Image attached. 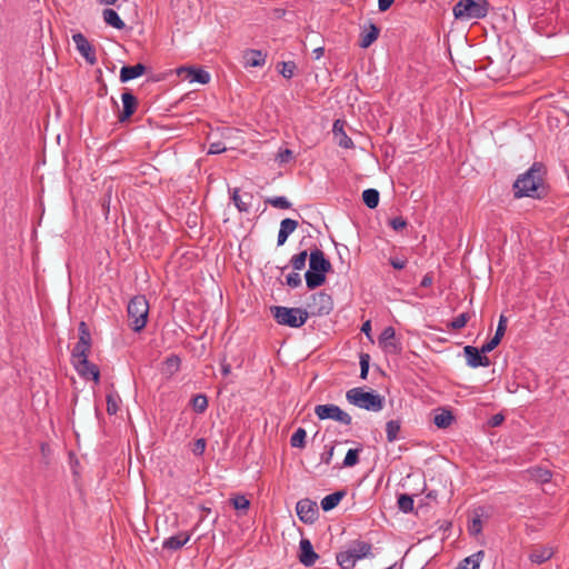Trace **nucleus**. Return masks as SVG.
I'll list each match as a JSON object with an SVG mask.
<instances>
[{
    "instance_id": "ea45409f",
    "label": "nucleus",
    "mask_w": 569,
    "mask_h": 569,
    "mask_svg": "<svg viewBox=\"0 0 569 569\" xmlns=\"http://www.w3.org/2000/svg\"><path fill=\"white\" fill-rule=\"evenodd\" d=\"M266 203L278 209H290L292 207V203L283 196L267 198Z\"/></svg>"
},
{
    "instance_id": "f3484780",
    "label": "nucleus",
    "mask_w": 569,
    "mask_h": 569,
    "mask_svg": "<svg viewBox=\"0 0 569 569\" xmlns=\"http://www.w3.org/2000/svg\"><path fill=\"white\" fill-rule=\"evenodd\" d=\"M380 28L373 22L369 21L361 26L359 37V47L362 49L369 48L379 37Z\"/></svg>"
},
{
    "instance_id": "052dcab7",
    "label": "nucleus",
    "mask_w": 569,
    "mask_h": 569,
    "mask_svg": "<svg viewBox=\"0 0 569 569\" xmlns=\"http://www.w3.org/2000/svg\"><path fill=\"white\" fill-rule=\"evenodd\" d=\"M432 281H433V277H432V274H431V273H427V274L422 278V280H421V282H420V287H421V288H428V287H430V286L432 284Z\"/></svg>"
},
{
    "instance_id": "7ed1b4c3",
    "label": "nucleus",
    "mask_w": 569,
    "mask_h": 569,
    "mask_svg": "<svg viewBox=\"0 0 569 569\" xmlns=\"http://www.w3.org/2000/svg\"><path fill=\"white\" fill-rule=\"evenodd\" d=\"M332 271V264L325 252L313 246L309 252V269L305 273L307 288L313 290L321 287L327 279V273Z\"/></svg>"
},
{
    "instance_id": "4c0bfd02",
    "label": "nucleus",
    "mask_w": 569,
    "mask_h": 569,
    "mask_svg": "<svg viewBox=\"0 0 569 569\" xmlns=\"http://www.w3.org/2000/svg\"><path fill=\"white\" fill-rule=\"evenodd\" d=\"M230 503L236 510L242 511L244 513L250 507V501L243 495H234L230 498Z\"/></svg>"
},
{
    "instance_id": "72a5a7b5",
    "label": "nucleus",
    "mask_w": 569,
    "mask_h": 569,
    "mask_svg": "<svg viewBox=\"0 0 569 569\" xmlns=\"http://www.w3.org/2000/svg\"><path fill=\"white\" fill-rule=\"evenodd\" d=\"M362 448L349 449L339 468H351L359 463V455Z\"/></svg>"
},
{
    "instance_id": "4d7b16f0",
    "label": "nucleus",
    "mask_w": 569,
    "mask_h": 569,
    "mask_svg": "<svg viewBox=\"0 0 569 569\" xmlns=\"http://www.w3.org/2000/svg\"><path fill=\"white\" fill-rule=\"evenodd\" d=\"M503 420L505 417L501 413H497L489 419L488 423L490 427H498L503 422Z\"/></svg>"
},
{
    "instance_id": "79ce46f5",
    "label": "nucleus",
    "mask_w": 569,
    "mask_h": 569,
    "mask_svg": "<svg viewBox=\"0 0 569 569\" xmlns=\"http://www.w3.org/2000/svg\"><path fill=\"white\" fill-rule=\"evenodd\" d=\"M119 402L120 398L116 393H108L107 395V412L112 416L116 415L119 410Z\"/></svg>"
},
{
    "instance_id": "f257e3e1",
    "label": "nucleus",
    "mask_w": 569,
    "mask_h": 569,
    "mask_svg": "<svg viewBox=\"0 0 569 569\" xmlns=\"http://www.w3.org/2000/svg\"><path fill=\"white\" fill-rule=\"evenodd\" d=\"M333 308L331 296L325 292L315 293L307 308L271 307L272 316L277 320H308V318L328 316Z\"/></svg>"
},
{
    "instance_id": "4be33fe9",
    "label": "nucleus",
    "mask_w": 569,
    "mask_h": 569,
    "mask_svg": "<svg viewBox=\"0 0 569 569\" xmlns=\"http://www.w3.org/2000/svg\"><path fill=\"white\" fill-rule=\"evenodd\" d=\"M191 535L188 532H179L176 536H171L163 540L162 548L170 551H177L181 549L190 540Z\"/></svg>"
},
{
    "instance_id": "de8ad7c7",
    "label": "nucleus",
    "mask_w": 569,
    "mask_h": 569,
    "mask_svg": "<svg viewBox=\"0 0 569 569\" xmlns=\"http://www.w3.org/2000/svg\"><path fill=\"white\" fill-rule=\"evenodd\" d=\"M286 283L290 287V288H297L301 284V277L299 273L297 272H291L287 276L286 278Z\"/></svg>"
},
{
    "instance_id": "680f3d73",
    "label": "nucleus",
    "mask_w": 569,
    "mask_h": 569,
    "mask_svg": "<svg viewBox=\"0 0 569 569\" xmlns=\"http://www.w3.org/2000/svg\"><path fill=\"white\" fill-rule=\"evenodd\" d=\"M288 237H289V234H287L286 232H282V230L279 229L277 246L278 247L283 246L286 243Z\"/></svg>"
},
{
    "instance_id": "a878e982",
    "label": "nucleus",
    "mask_w": 569,
    "mask_h": 569,
    "mask_svg": "<svg viewBox=\"0 0 569 569\" xmlns=\"http://www.w3.org/2000/svg\"><path fill=\"white\" fill-rule=\"evenodd\" d=\"M243 197L246 198V200H243L242 197L239 196V189H237V188L233 189L231 199H232L234 206L237 207V209L240 212H248L250 209L251 200H252L253 196L251 193H244Z\"/></svg>"
},
{
    "instance_id": "2eb2a0df",
    "label": "nucleus",
    "mask_w": 569,
    "mask_h": 569,
    "mask_svg": "<svg viewBox=\"0 0 569 569\" xmlns=\"http://www.w3.org/2000/svg\"><path fill=\"white\" fill-rule=\"evenodd\" d=\"M121 100L122 110L118 114V120L120 122H126L136 112L138 107V99L131 91L127 90L121 94Z\"/></svg>"
},
{
    "instance_id": "7c9ffc66",
    "label": "nucleus",
    "mask_w": 569,
    "mask_h": 569,
    "mask_svg": "<svg viewBox=\"0 0 569 569\" xmlns=\"http://www.w3.org/2000/svg\"><path fill=\"white\" fill-rule=\"evenodd\" d=\"M380 193L377 189H366L362 192V201L369 209H376L379 204Z\"/></svg>"
},
{
    "instance_id": "603ef678",
    "label": "nucleus",
    "mask_w": 569,
    "mask_h": 569,
    "mask_svg": "<svg viewBox=\"0 0 569 569\" xmlns=\"http://www.w3.org/2000/svg\"><path fill=\"white\" fill-rule=\"evenodd\" d=\"M292 159H293V152L290 149L280 150L277 156V160L280 163H287Z\"/></svg>"
},
{
    "instance_id": "423d86ee",
    "label": "nucleus",
    "mask_w": 569,
    "mask_h": 569,
    "mask_svg": "<svg viewBox=\"0 0 569 569\" xmlns=\"http://www.w3.org/2000/svg\"><path fill=\"white\" fill-rule=\"evenodd\" d=\"M378 345L386 355L399 356L403 351L401 337L393 327H387L378 338Z\"/></svg>"
},
{
    "instance_id": "09e8293b",
    "label": "nucleus",
    "mask_w": 569,
    "mask_h": 569,
    "mask_svg": "<svg viewBox=\"0 0 569 569\" xmlns=\"http://www.w3.org/2000/svg\"><path fill=\"white\" fill-rule=\"evenodd\" d=\"M335 452V446H326L325 451L321 453V462L330 465Z\"/></svg>"
},
{
    "instance_id": "e433bc0d",
    "label": "nucleus",
    "mask_w": 569,
    "mask_h": 569,
    "mask_svg": "<svg viewBox=\"0 0 569 569\" xmlns=\"http://www.w3.org/2000/svg\"><path fill=\"white\" fill-rule=\"evenodd\" d=\"M307 431L303 428H298L290 438V445L292 448H305L306 447Z\"/></svg>"
},
{
    "instance_id": "20e7f679",
    "label": "nucleus",
    "mask_w": 569,
    "mask_h": 569,
    "mask_svg": "<svg viewBox=\"0 0 569 569\" xmlns=\"http://www.w3.org/2000/svg\"><path fill=\"white\" fill-rule=\"evenodd\" d=\"M346 399L358 408L373 412L382 410L385 406V398L382 396L375 390L367 391L361 387L349 389L346 392Z\"/></svg>"
},
{
    "instance_id": "a211bd4d",
    "label": "nucleus",
    "mask_w": 569,
    "mask_h": 569,
    "mask_svg": "<svg viewBox=\"0 0 569 569\" xmlns=\"http://www.w3.org/2000/svg\"><path fill=\"white\" fill-rule=\"evenodd\" d=\"M243 67L256 68L262 67L267 60V53L257 49H247L242 53Z\"/></svg>"
},
{
    "instance_id": "bb28decb",
    "label": "nucleus",
    "mask_w": 569,
    "mask_h": 569,
    "mask_svg": "<svg viewBox=\"0 0 569 569\" xmlns=\"http://www.w3.org/2000/svg\"><path fill=\"white\" fill-rule=\"evenodd\" d=\"M485 557V551L479 550L471 556L465 558L457 569H479L480 562L482 561Z\"/></svg>"
},
{
    "instance_id": "dca6fc26",
    "label": "nucleus",
    "mask_w": 569,
    "mask_h": 569,
    "mask_svg": "<svg viewBox=\"0 0 569 569\" xmlns=\"http://www.w3.org/2000/svg\"><path fill=\"white\" fill-rule=\"evenodd\" d=\"M298 558L305 567H312L319 558L309 539L302 538L300 540Z\"/></svg>"
},
{
    "instance_id": "5fc2aeb1",
    "label": "nucleus",
    "mask_w": 569,
    "mask_h": 569,
    "mask_svg": "<svg viewBox=\"0 0 569 569\" xmlns=\"http://www.w3.org/2000/svg\"><path fill=\"white\" fill-rule=\"evenodd\" d=\"M507 323L508 322H498V327H497V330H496V333L492 338H495L496 340H498L499 342L501 341L506 330H507Z\"/></svg>"
},
{
    "instance_id": "1a4fd4ad",
    "label": "nucleus",
    "mask_w": 569,
    "mask_h": 569,
    "mask_svg": "<svg viewBox=\"0 0 569 569\" xmlns=\"http://www.w3.org/2000/svg\"><path fill=\"white\" fill-rule=\"evenodd\" d=\"M72 363L80 377L87 380L91 379L96 383H99L100 370L97 365L88 360V357L72 358Z\"/></svg>"
},
{
    "instance_id": "c9c22d12",
    "label": "nucleus",
    "mask_w": 569,
    "mask_h": 569,
    "mask_svg": "<svg viewBox=\"0 0 569 569\" xmlns=\"http://www.w3.org/2000/svg\"><path fill=\"white\" fill-rule=\"evenodd\" d=\"M307 258H309L308 250H302L297 254H293L290 259V264L293 268V270L300 271L305 269Z\"/></svg>"
},
{
    "instance_id": "9b49d317",
    "label": "nucleus",
    "mask_w": 569,
    "mask_h": 569,
    "mask_svg": "<svg viewBox=\"0 0 569 569\" xmlns=\"http://www.w3.org/2000/svg\"><path fill=\"white\" fill-rule=\"evenodd\" d=\"M127 310L131 320H148L149 302L144 296H134L129 301Z\"/></svg>"
},
{
    "instance_id": "2f4dec72",
    "label": "nucleus",
    "mask_w": 569,
    "mask_h": 569,
    "mask_svg": "<svg viewBox=\"0 0 569 569\" xmlns=\"http://www.w3.org/2000/svg\"><path fill=\"white\" fill-rule=\"evenodd\" d=\"M180 365L181 359L177 355H171L164 360L162 371L166 375L172 376L178 372Z\"/></svg>"
},
{
    "instance_id": "49530a36",
    "label": "nucleus",
    "mask_w": 569,
    "mask_h": 569,
    "mask_svg": "<svg viewBox=\"0 0 569 569\" xmlns=\"http://www.w3.org/2000/svg\"><path fill=\"white\" fill-rule=\"evenodd\" d=\"M389 226L393 230L400 231V230H402V229H405L407 227V221L401 216H398V217L392 218L389 221Z\"/></svg>"
},
{
    "instance_id": "393cba45",
    "label": "nucleus",
    "mask_w": 569,
    "mask_h": 569,
    "mask_svg": "<svg viewBox=\"0 0 569 569\" xmlns=\"http://www.w3.org/2000/svg\"><path fill=\"white\" fill-rule=\"evenodd\" d=\"M346 495V490H338L326 496L320 502L322 510L327 512L335 509Z\"/></svg>"
},
{
    "instance_id": "b1692460",
    "label": "nucleus",
    "mask_w": 569,
    "mask_h": 569,
    "mask_svg": "<svg viewBox=\"0 0 569 569\" xmlns=\"http://www.w3.org/2000/svg\"><path fill=\"white\" fill-rule=\"evenodd\" d=\"M553 556V549L547 546H539L531 550L529 559L531 562L541 565Z\"/></svg>"
},
{
    "instance_id": "cd10ccee",
    "label": "nucleus",
    "mask_w": 569,
    "mask_h": 569,
    "mask_svg": "<svg viewBox=\"0 0 569 569\" xmlns=\"http://www.w3.org/2000/svg\"><path fill=\"white\" fill-rule=\"evenodd\" d=\"M103 20L107 24L118 29L122 30L124 29L126 24L113 9H104L102 11Z\"/></svg>"
},
{
    "instance_id": "412c9836",
    "label": "nucleus",
    "mask_w": 569,
    "mask_h": 569,
    "mask_svg": "<svg viewBox=\"0 0 569 569\" xmlns=\"http://www.w3.org/2000/svg\"><path fill=\"white\" fill-rule=\"evenodd\" d=\"M345 123L346 122L343 120L337 119L333 122L332 132H333L335 137L338 138V144L341 148L350 149V148H353L355 144H353L352 139L350 137H348L345 131Z\"/></svg>"
},
{
    "instance_id": "c756f323",
    "label": "nucleus",
    "mask_w": 569,
    "mask_h": 569,
    "mask_svg": "<svg viewBox=\"0 0 569 569\" xmlns=\"http://www.w3.org/2000/svg\"><path fill=\"white\" fill-rule=\"evenodd\" d=\"M336 559L337 563L342 569H353L357 562L356 558L350 553L349 549L338 552Z\"/></svg>"
},
{
    "instance_id": "f03ea898",
    "label": "nucleus",
    "mask_w": 569,
    "mask_h": 569,
    "mask_svg": "<svg viewBox=\"0 0 569 569\" xmlns=\"http://www.w3.org/2000/svg\"><path fill=\"white\" fill-rule=\"evenodd\" d=\"M545 166L535 162L525 173L520 174L513 183L515 198H541L545 192Z\"/></svg>"
},
{
    "instance_id": "bf43d9fd",
    "label": "nucleus",
    "mask_w": 569,
    "mask_h": 569,
    "mask_svg": "<svg viewBox=\"0 0 569 569\" xmlns=\"http://www.w3.org/2000/svg\"><path fill=\"white\" fill-rule=\"evenodd\" d=\"M361 332H363L371 342L373 341L371 336V322H362Z\"/></svg>"
},
{
    "instance_id": "13d9d810",
    "label": "nucleus",
    "mask_w": 569,
    "mask_h": 569,
    "mask_svg": "<svg viewBox=\"0 0 569 569\" xmlns=\"http://www.w3.org/2000/svg\"><path fill=\"white\" fill-rule=\"evenodd\" d=\"M393 2L395 0H378V8L381 12H385L392 6Z\"/></svg>"
},
{
    "instance_id": "f704fd0d",
    "label": "nucleus",
    "mask_w": 569,
    "mask_h": 569,
    "mask_svg": "<svg viewBox=\"0 0 569 569\" xmlns=\"http://www.w3.org/2000/svg\"><path fill=\"white\" fill-rule=\"evenodd\" d=\"M400 428H401L400 420H389L386 423L387 440L389 442H393L398 439V433L400 431Z\"/></svg>"
},
{
    "instance_id": "0eeeda50",
    "label": "nucleus",
    "mask_w": 569,
    "mask_h": 569,
    "mask_svg": "<svg viewBox=\"0 0 569 569\" xmlns=\"http://www.w3.org/2000/svg\"><path fill=\"white\" fill-rule=\"evenodd\" d=\"M315 413L320 420L331 419L346 426L352 422L351 416L333 403L316 406Z\"/></svg>"
},
{
    "instance_id": "6ab92c4d",
    "label": "nucleus",
    "mask_w": 569,
    "mask_h": 569,
    "mask_svg": "<svg viewBox=\"0 0 569 569\" xmlns=\"http://www.w3.org/2000/svg\"><path fill=\"white\" fill-rule=\"evenodd\" d=\"M350 553L356 558V560H361L363 558H372V545L370 542L363 540H355L349 546Z\"/></svg>"
},
{
    "instance_id": "c03bdc74",
    "label": "nucleus",
    "mask_w": 569,
    "mask_h": 569,
    "mask_svg": "<svg viewBox=\"0 0 569 569\" xmlns=\"http://www.w3.org/2000/svg\"><path fill=\"white\" fill-rule=\"evenodd\" d=\"M370 356L368 353L360 355V378L367 379L369 373Z\"/></svg>"
},
{
    "instance_id": "a18cd8bd",
    "label": "nucleus",
    "mask_w": 569,
    "mask_h": 569,
    "mask_svg": "<svg viewBox=\"0 0 569 569\" xmlns=\"http://www.w3.org/2000/svg\"><path fill=\"white\" fill-rule=\"evenodd\" d=\"M468 530H469V533L472 536H477L481 532L482 521L478 516L471 520V522L468 526Z\"/></svg>"
},
{
    "instance_id": "6e6552de",
    "label": "nucleus",
    "mask_w": 569,
    "mask_h": 569,
    "mask_svg": "<svg viewBox=\"0 0 569 569\" xmlns=\"http://www.w3.org/2000/svg\"><path fill=\"white\" fill-rule=\"evenodd\" d=\"M79 341L71 351L72 358L89 357L92 339L87 322H79Z\"/></svg>"
},
{
    "instance_id": "9d476101",
    "label": "nucleus",
    "mask_w": 569,
    "mask_h": 569,
    "mask_svg": "<svg viewBox=\"0 0 569 569\" xmlns=\"http://www.w3.org/2000/svg\"><path fill=\"white\" fill-rule=\"evenodd\" d=\"M297 515L303 523L311 525L319 517V509L317 502L306 498L297 502L296 506Z\"/></svg>"
},
{
    "instance_id": "37998d69",
    "label": "nucleus",
    "mask_w": 569,
    "mask_h": 569,
    "mask_svg": "<svg viewBox=\"0 0 569 569\" xmlns=\"http://www.w3.org/2000/svg\"><path fill=\"white\" fill-rule=\"evenodd\" d=\"M299 223L297 220L286 218L280 222V230L287 234H291L298 228Z\"/></svg>"
},
{
    "instance_id": "774afa93",
    "label": "nucleus",
    "mask_w": 569,
    "mask_h": 569,
    "mask_svg": "<svg viewBox=\"0 0 569 569\" xmlns=\"http://www.w3.org/2000/svg\"><path fill=\"white\" fill-rule=\"evenodd\" d=\"M282 325H287L289 327H292V328H300L302 327L306 322H281Z\"/></svg>"
},
{
    "instance_id": "a19ab883",
    "label": "nucleus",
    "mask_w": 569,
    "mask_h": 569,
    "mask_svg": "<svg viewBox=\"0 0 569 569\" xmlns=\"http://www.w3.org/2000/svg\"><path fill=\"white\" fill-rule=\"evenodd\" d=\"M297 66L293 61H282L278 64V70L286 79H291L295 74Z\"/></svg>"
},
{
    "instance_id": "69168bd1",
    "label": "nucleus",
    "mask_w": 569,
    "mask_h": 569,
    "mask_svg": "<svg viewBox=\"0 0 569 569\" xmlns=\"http://www.w3.org/2000/svg\"><path fill=\"white\" fill-rule=\"evenodd\" d=\"M455 330H460L467 326L468 322H448Z\"/></svg>"
},
{
    "instance_id": "3c124183",
    "label": "nucleus",
    "mask_w": 569,
    "mask_h": 569,
    "mask_svg": "<svg viewBox=\"0 0 569 569\" xmlns=\"http://www.w3.org/2000/svg\"><path fill=\"white\" fill-rule=\"evenodd\" d=\"M206 439L203 438H200V439H197L196 442L193 443V448H192V452L194 456H202L204 450H206Z\"/></svg>"
},
{
    "instance_id": "c85d7f7f",
    "label": "nucleus",
    "mask_w": 569,
    "mask_h": 569,
    "mask_svg": "<svg viewBox=\"0 0 569 569\" xmlns=\"http://www.w3.org/2000/svg\"><path fill=\"white\" fill-rule=\"evenodd\" d=\"M455 420V417L450 410L442 409L439 413H436L433 418V423L440 428L445 429L448 428L452 421Z\"/></svg>"
},
{
    "instance_id": "58836bf2",
    "label": "nucleus",
    "mask_w": 569,
    "mask_h": 569,
    "mask_svg": "<svg viewBox=\"0 0 569 569\" xmlns=\"http://www.w3.org/2000/svg\"><path fill=\"white\" fill-rule=\"evenodd\" d=\"M191 405L196 412L203 413L208 408V398L202 393H198L191 399Z\"/></svg>"
},
{
    "instance_id": "aec40b11",
    "label": "nucleus",
    "mask_w": 569,
    "mask_h": 569,
    "mask_svg": "<svg viewBox=\"0 0 569 569\" xmlns=\"http://www.w3.org/2000/svg\"><path fill=\"white\" fill-rule=\"evenodd\" d=\"M147 71V67L143 63H137L134 66H123L120 69V82L126 83L130 80L143 76Z\"/></svg>"
},
{
    "instance_id": "4468645a",
    "label": "nucleus",
    "mask_w": 569,
    "mask_h": 569,
    "mask_svg": "<svg viewBox=\"0 0 569 569\" xmlns=\"http://www.w3.org/2000/svg\"><path fill=\"white\" fill-rule=\"evenodd\" d=\"M463 355L466 357L467 365L471 368L490 366L489 358L477 347L466 346L463 348Z\"/></svg>"
},
{
    "instance_id": "6e6d98bb",
    "label": "nucleus",
    "mask_w": 569,
    "mask_h": 569,
    "mask_svg": "<svg viewBox=\"0 0 569 569\" xmlns=\"http://www.w3.org/2000/svg\"><path fill=\"white\" fill-rule=\"evenodd\" d=\"M390 264L397 269V270H401L406 267L407 264V260L406 259H401V258H390Z\"/></svg>"
},
{
    "instance_id": "5701e85b",
    "label": "nucleus",
    "mask_w": 569,
    "mask_h": 569,
    "mask_svg": "<svg viewBox=\"0 0 569 569\" xmlns=\"http://www.w3.org/2000/svg\"><path fill=\"white\" fill-rule=\"evenodd\" d=\"M525 473L528 476L530 480H533L538 483H547L551 480L552 472L543 467L535 466L528 468Z\"/></svg>"
},
{
    "instance_id": "8fccbe9b",
    "label": "nucleus",
    "mask_w": 569,
    "mask_h": 569,
    "mask_svg": "<svg viewBox=\"0 0 569 569\" xmlns=\"http://www.w3.org/2000/svg\"><path fill=\"white\" fill-rule=\"evenodd\" d=\"M227 150L226 146L221 141L212 142L209 146L208 154H220Z\"/></svg>"
},
{
    "instance_id": "39448f33",
    "label": "nucleus",
    "mask_w": 569,
    "mask_h": 569,
    "mask_svg": "<svg viewBox=\"0 0 569 569\" xmlns=\"http://www.w3.org/2000/svg\"><path fill=\"white\" fill-rule=\"evenodd\" d=\"M490 9L488 0H459L452 8L456 20L469 21L487 17Z\"/></svg>"
},
{
    "instance_id": "0e129e2a",
    "label": "nucleus",
    "mask_w": 569,
    "mask_h": 569,
    "mask_svg": "<svg viewBox=\"0 0 569 569\" xmlns=\"http://www.w3.org/2000/svg\"><path fill=\"white\" fill-rule=\"evenodd\" d=\"M132 323H133V326L131 327V330L133 332H140L146 328L148 322H132Z\"/></svg>"
},
{
    "instance_id": "f8f14e48",
    "label": "nucleus",
    "mask_w": 569,
    "mask_h": 569,
    "mask_svg": "<svg viewBox=\"0 0 569 569\" xmlns=\"http://www.w3.org/2000/svg\"><path fill=\"white\" fill-rule=\"evenodd\" d=\"M177 74L189 82H198L201 84L209 83L211 77L208 71L199 67L182 66L177 69Z\"/></svg>"
},
{
    "instance_id": "864d4df0",
    "label": "nucleus",
    "mask_w": 569,
    "mask_h": 569,
    "mask_svg": "<svg viewBox=\"0 0 569 569\" xmlns=\"http://www.w3.org/2000/svg\"><path fill=\"white\" fill-rule=\"evenodd\" d=\"M500 342L495 338H491L488 342L483 343L480 348L483 355L492 351Z\"/></svg>"
},
{
    "instance_id": "473e14b6",
    "label": "nucleus",
    "mask_w": 569,
    "mask_h": 569,
    "mask_svg": "<svg viewBox=\"0 0 569 569\" xmlns=\"http://www.w3.org/2000/svg\"><path fill=\"white\" fill-rule=\"evenodd\" d=\"M413 496L408 493L398 495L397 505L400 511L403 513H410L413 511Z\"/></svg>"
},
{
    "instance_id": "e2e57ef3",
    "label": "nucleus",
    "mask_w": 569,
    "mask_h": 569,
    "mask_svg": "<svg viewBox=\"0 0 569 569\" xmlns=\"http://www.w3.org/2000/svg\"><path fill=\"white\" fill-rule=\"evenodd\" d=\"M221 372L223 376H228L231 372V366L226 362V359L221 361Z\"/></svg>"
},
{
    "instance_id": "ddd939ff",
    "label": "nucleus",
    "mask_w": 569,
    "mask_h": 569,
    "mask_svg": "<svg viewBox=\"0 0 569 569\" xmlns=\"http://www.w3.org/2000/svg\"><path fill=\"white\" fill-rule=\"evenodd\" d=\"M72 40L78 52L84 58V60L90 66H94L97 63L96 49L88 39L81 32H78L72 36Z\"/></svg>"
},
{
    "instance_id": "338daca9",
    "label": "nucleus",
    "mask_w": 569,
    "mask_h": 569,
    "mask_svg": "<svg viewBox=\"0 0 569 569\" xmlns=\"http://www.w3.org/2000/svg\"><path fill=\"white\" fill-rule=\"evenodd\" d=\"M312 53L315 56V59H320L323 56V53H325V49L322 47L316 48L312 51Z\"/></svg>"
}]
</instances>
